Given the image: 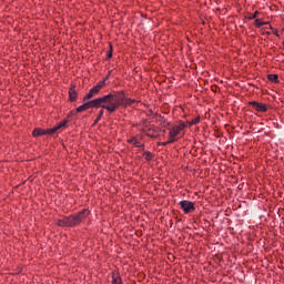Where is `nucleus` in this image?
<instances>
[{"instance_id":"2","label":"nucleus","mask_w":284,"mask_h":284,"mask_svg":"<svg viewBox=\"0 0 284 284\" xmlns=\"http://www.w3.org/2000/svg\"><path fill=\"white\" fill-rule=\"evenodd\" d=\"M88 216H90V211L84 209L77 214L64 216L58 220L57 225H59V227H77V225H81V223H83Z\"/></svg>"},{"instance_id":"1","label":"nucleus","mask_w":284,"mask_h":284,"mask_svg":"<svg viewBox=\"0 0 284 284\" xmlns=\"http://www.w3.org/2000/svg\"><path fill=\"white\" fill-rule=\"evenodd\" d=\"M132 103H136V100H132L125 97L124 92H119L116 94H106L101 98L89 101L90 108H102L103 110H108L110 114L116 112L119 108H128V105H132Z\"/></svg>"},{"instance_id":"6","label":"nucleus","mask_w":284,"mask_h":284,"mask_svg":"<svg viewBox=\"0 0 284 284\" xmlns=\"http://www.w3.org/2000/svg\"><path fill=\"white\" fill-rule=\"evenodd\" d=\"M248 105H252V108L256 110V112H267V106L263 103L251 101L248 102Z\"/></svg>"},{"instance_id":"5","label":"nucleus","mask_w":284,"mask_h":284,"mask_svg":"<svg viewBox=\"0 0 284 284\" xmlns=\"http://www.w3.org/2000/svg\"><path fill=\"white\" fill-rule=\"evenodd\" d=\"M180 207H182L184 214H190V212H194V210H196V207L194 206V203L187 200L181 201Z\"/></svg>"},{"instance_id":"3","label":"nucleus","mask_w":284,"mask_h":284,"mask_svg":"<svg viewBox=\"0 0 284 284\" xmlns=\"http://www.w3.org/2000/svg\"><path fill=\"white\" fill-rule=\"evenodd\" d=\"M185 128H187V123L185 122H180L179 124L173 125L170 129L169 134H171V136H174L176 139V136L183 138V134H185L183 131L185 130Z\"/></svg>"},{"instance_id":"16","label":"nucleus","mask_w":284,"mask_h":284,"mask_svg":"<svg viewBox=\"0 0 284 284\" xmlns=\"http://www.w3.org/2000/svg\"><path fill=\"white\" fill-rule=\"evenodd\" d=\"M104 111L100 110L99 115L97 116V119L94 120V125H97V123H99V121H101L102 116H103Z\"/></svg>"},{"instance_id":"4","label":"nucleus","mask_w":284,"mask_h":284,"mask_svg":"<svg viewBox=\"0 0 284 284\" xmlns=\"http://www.w3.org/2000/svg\"><path fill=\"white\" fill-rule=\"evenodd\" d=\"M142 132L146 136H150L151 139H156V136H159V131H156V129L148 125V122H144Z\"/></svg>"},{"instance_id":"14","label":"nucleus","mask_w":284,"mask_h":284,"mask_svg":"<svg viewBox=\"0 0 284 284\" xmlns=\"http://www.w3.org/2000/svg\"><path fill=\"white\" fill-rule=\"evenodd\" d=\"M267 22H263L261 19H255L254 26L255 28H261L262 26H265Z\"/></svg>"},{"instance_id":"24","label":"nucleus","mask_w":284,"mask_h":284,"mask_svg":"<svg viewBox=\"0 0 284 284\" xmlns=\"http://www.w3.org/2000/svg\"><path fill=\"white\" fill-rule=\"evenodd\" d=\"M160 145L165 146V145H170V143H168V142H162Z\"/></svg>"},{"instance_id":"23","label":"nucleus","mask_w":284,"mask_h":284,"mask_svg":"<svg viewBox=\"0 0 284 284\" xmlns=\"http://www.w3.org/2000/svg\"><path fill=\"white\" fill-rule=\"evenodd\" d=\"M106 57L108 59H112V51H110Z\"/></svg>"},{"instance_id":"13","label":"nucleus","mask_w":284,"mask_h":284,"mask_svg":"<svg viewBox=\"0 0 284 284\" xmlns=\"http://www.w3.org/2000/svg\"><path fill=\"white\" fill-rule=\"evenodd\" d=\"M129 142H131L135 148H143V143H141L135 138L131 139Z\"/></svg>"},{"instance_id":"9","label":"nucleus","mask_w":284,"mask_h":284,"mask_svg":"<svg viewBox=\"0 0 284 284\" xmlns=\"http://www.w3.org/2000/svg\"><path fill=\"white\" fill-rule=\"evenodd\" d=\"M65 123H68V121H61L58 125L50 129L51 134H55V132H59L61 128H65Z\"/></svg>"},{"instance_id":"11","label":"nucleus","mask_w":284,"mask_h":284,"mask_svg":"<svg viewBox=\"0 0 284 284\" xmlns=\"http://www.w3.org/2000/svg\"><path fill=\"white\" fill-rule=\"evenodd\" d=\"M69 99L70 101H77V91L72 88L69 91Z\"/></svg>"},{"instance_id":"20","label":"nucleus","mask_w":284,"mask_h":284,"mask_svg":"<svg viewBox=\"0 0 284 284\" xmlns=\"http://www.w3.org/2000/svg\"><path fill=\"white\" fill-rule=\"evenodd\" d=\"M200 119L195 118L194 120H192L191 122H189V125H196V123H199Z\"/></svg>"},{"instance_id":"12","label":"nucleus","mask_w":284,"mask_h":284,"mask_svg":"<svg viewBox=\"0 0 284 284\" xmlns=\"http://www.w3.org/2000/svg\"><path fill=\"white\" fill-rule=\"evenodd\" d=\"M267 79H268V81H271V83H278V75L277 74H268Z\"/></svg>"},{"instance_id":"22","label":"nucleus","mask_w":284,"mask_h":284,"mask_svg":"<svg viewBox=\"0 0 284 284\" xmlns=\"http://www.w3.org/2000/svg\"><path fill=\"white\" fill-rule=\"evenodd\" d=\"M271 30H273L274 34L278 37V31H274V28L270 27Z\"/></svg>"},{"instance_id":"15","label":"nucleus","mask_w":284,"mask_h":284,"mask_svg":"<svg viewBox=\"0 0 284 284\" xmlns=\"http://www.w3.org/2000/svg\"><path fill=\"white\" fill-rule=\"evenodd\" d=\"M144 159L146 161H152L153 156L152 153L150 151H145L144 154H143Z\"/></svg>"},{"instance_id":"17","label":"nucleus","mask_w":284,"mask_h":284,"mask_svg":"<svg viewBox=\"0 0 284 284\" xmlns=\"http://www.w3.org/2000/svg\"><path fill=\"white\" fill-rule=\"evenodd\" d=\"M112 284H123V281L119 276L113 275Z\"/></svg>"},{"instance_id":"8","label":"nucleus","mask_w":284,"mask_h":284,"mask_svg":"<svg viewBox=\"0 0 284 284\" xmlns=\"http://www.w3.org/2000/svg\"><path fill=\"white\" fill-rule=\"evenodd\" d=\"M33 136H45L47 134L52 135V132L50 131V129H40V128H36L32 132Z\"/></svg>"},{"instance_id":"21","label":"nucleus","mask_w":284,"mask_h":284,"mask_svg":"<svg viewBox=\"0 0 284 284\" xmlns=\"http://www.w3.org/2000/svg\"><path fill=\"white\" fill-rule=\"evenodd\" d=\"M257 14H258V11H255L254 14L248 17V20L252 21V19H256Z\"/></svg>"},{"instance_id":"7","label":"nucleus","mask_w":284,"mask_h":284,"mask_svg":"<svg viewBox=\"0 0 284 284\" xmlns=\"http://www.w3.org/2000/svg\"><path fill=\"white\" fill-rule=\"evenodd\" d=\"M99 92H101V89L97 85H94L89 92L88 94L84 97L83 101H90V99H94V97H97V94H99Z\"/></svg>"},{"instance_id":"18","label":"nucleus","mask_w":284,"mask_h":284,"mask_svg":"<svg viewBox=\"0 0 284 284\" xmlns=\"http://www.w3.org/2000/svg\"><path fill=\"white\" fill-rule=\"evenodd\" d=\"M174 142H176V138H174V135H171L170 133H169V141H166V143H174Z\"/></svg>"},{"instance_id":"19","label":"nucleus","mask_w":284,"mask_h":284,"mask_svg":"<svg viewBox=\"0 0 284 284\" xmlns=\"http://www.w3.org/2000/svg\"><path fill=\"white\" fill-rule=\"evenodd\" d=\"M103 85H105V79L102 80V81H100V82H98V83L95 84V87L99 88L100 90H101V88H103Z\"/></svg>"},{"instance_id":"10","label":"nucleus","mask_w":284,"mask_h":284,"mask_svg":"<svg viewBox=\"0 0 284 284\" xmlns=\"http://www.w3.org/2000/svg\"><path fill=\"white\" fill-rule=\"evenodd\" d=\"M85 110H90V102H85L77 108V112H85Z\"/></svg>"}]
</instances>
